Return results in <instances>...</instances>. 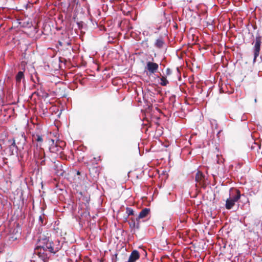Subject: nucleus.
Returning a JSON list of instances; mask_svg holds the SVG:
<instances>
[{"label": "nucleus", "instance_id": "f257e3e1", "mask_svg": "<svg viewBox=\"0 0 262 262\" xmlns=\"http://www.w3.org/2000/svg\"><path fill=\"white\" fill-rule=\"evenodd\" d=\"M242 198L243 201L249 202L248 198L244 194H241L239 190L231 189L230 191V197L226 201L225 207L230 210L233 208L236 202Z\"/></svg>", "mask_w": 262, "mask_h": 262}, {"label": "nucleus", "instance_id": "f03ea898", "mask_svg": "<svg viewBox=\"0 0 262 262\" xmlns=\"http://www.w3.org/2000/svg\"><path fill=\"white\" fill-rule=\"evenodd\" d=\"M39 242L41 244H44L46 249H48V251L51 253H56L62 247V244L58 239L52 241L49 238H45L39 239Z\"/></svg>", "mask_w": 262, "mask_h": 262}, {"label": "nucleus", "instance_id": "7ed1b4c3", "mask_svg": "<svg viewBox=\"0 0 262 262\" xmlns=\"http://www.w3.org/2000/svg\"><path fill=\"white\" fill-rule=\"evenodd\" d=\"M33 158L37 164L44 165L45 164V154L43 149L41 147L36 145V148L34 149Z\"/></svg>", "mask_w": 262, "mask_h": 262}, {"label": "nucleus", "instance_id": "20e7f679", "mask_svg": "<svg viewBox=\"0 0 262 262\" xmlns=\"http://www.w3.org/2000/svg\"><path fill=\"white\" fill-rule=\"evenodd\" d=\"M47 250L45 244L39 242V245L35 248L34 252L43 262H48L49 256L46 252Z\"/></svg>", "mask_w": 262, "mask_h": 262}, {"label": "nucleus", "instance_id": "39448f33", "mask_svg": "<svg viewBox=\"0 0 262 262\" xmlns=\"http://www.w3.org/2000/svg\"><path fill=\"white\" fill-rule=\"evenodd\" d=\"M52 141L53 143L49 148L50 152L57 154L61 153L63 150L62 146L64 145V143L62 141L54 143L53 140Z\"/></svg>", "mask_w": 262, "mask_h": 262}, {"label": "nucleus", "instance_id": "423d86ee", "mask_svg": "<svg viewBox=\"0 0 262 262\" xmlns=\"http://www.w3.org/2000/svg\"><path fill=\"white\" fill-rule=\"evenodd\" d=\"M261 37L259 35H257L255 38V42L253 48L254 51V59L253 61H255L256 58L258 56L259 54L260 43Z\"/></svg>", "mask_w": 262, "mask_h": 262}, {"label": "nucleus", "instance_id": "0eeeda50", "mask_svg": "<svg viewBox=\"0 0 262 262\" xmlns=\"http://www.w3.org/2000/svg\"><path fill=\"white\" fill-rule=\"evenodd\" d=\"M159 68V65L157 63L148 61L145 67V70L149 73V75L155 74L157 72Z\"/></svg>", "mask_w": 262, "mask_h": 262}, {"label": "nucleus", "instance_id": "6e6552de", "mask_svg": "<svg viewBox=\"0 0 262 262\" xmlns=\"http://www.w3.org/2000/svg\"><path fill=\"white\" fill-rule=\"evenodd\" d=\"M9 147L8 151L10 155H14L17 153L18 147L16 144L15 140L14 139L8 140Z\"/></svg>", "mask_w": 262, "mask_h": 262}, {"label": "nucleus", "instance_id": "1a4fd4ad", "mask_svg": "<svg viewBox=\"0 0 262 262\" xmlns=\"http://www.w3.org/2000/svg\"><path fill=\"white\" fill-rule=\"evenodd\" d=\"M140 257V254L137 250H134L129 255L128 262H135Z\"/></svg>", "mask_w": 262, "mask_h": 262}, {"label": "nucleus", "instance_id": "9d476101", "mask_svg": "<svg viewBox=\"0 0 262 262\" xmlns=\"http://www.w3.org/2000/svg\"><path fill=\"white\" fill-rule=\"evenodd\" d=\"M129 224L131 228L139 229L140 228L139 219L138 217L136 219L131 218Z\"/></svg>", "mask_w": 262, "mask_h": 262}, {"label": "nucleus", "instance_id": "9b49d317", "mask_svg": "<svg viewBox=\"0 0 262 262\" xmlns=\"http://www.w3.org/2000/svg\"><path fill=\"white\" fill-rule=\"evenodd\" d=\"M150 212V209L147 208H145L141 210V211L139 213V214L138 216V218L140 220L141 219H143L147 216V215Z\"/></svg>", "mask_w": 262, "mask_h": 262}, {"label": "nucleus", "instance_id": "f8f14e48", "mask_svg": "<svg viewBox=\"0 0 262 262\" xmlns=\"http://www.w3.org/2000/svg\"><path fill=\"white\" fill-rule=\"evenodd\" d=\"M164 45V41L162 37H159L155 43V46L159 49L162 48Z\"/></svg>", "mask_w": 262, "mask_h": 262}, {"label": "nucleus", "instance_id": "ddd939ff", "mask_svg": "<svg viewBox=\"0 0 262 262\" xmlns=\"http://www.w3.org/2000/svg\"><path fill=\"white\" fill-rule=\"evenodd\" d=\"M23 79H24V72L22 71H19L16 75L15 79L16 83H19Z\"/></svg>", "mask_w": 262, "mask_h": 262}, {"label": "nucleus", "instance_id": "4468645a", "mask_svg": "<svg viewBox=\"0 0 262 262\" xmlns=\"http://www.w3.org/2000/svg\"><path fill=\"white\" fill-rule=\"evenodd\" d=\"M33 140H35L36 141L38 142L39 144H37L38 145V147H40L41 143H42L43 139L41 136L36 135L35 136H33Z\"/></svg>", "mask_w": 262, "mask_h": 262}, {"label": "nucleus", "instance_id": "2eb2a0df", "mask_svg": "<svg viewBox=\"0 0 262 262\" xmlns=\"http://www.w3.org/2000/svg\"><path fill=\"white\" fill-rule=\"evenodd\" d=\"M169 82L167 80L166 78L164 76H162L160 78V84L162 86H166L168 84Z\"/></svg>", "mask_w": 262, "mask_h": 262}, {"label": "nucleus", "instance_id": "dca6fc26", "mask_svg": "<svg viewBox=\"0 0 262 262\" xmlns=\"http://www.w3.org/2000/svg\"><path fill=\"white\" fill-rule=\"evenodd\" d=\"M210 124L212 129L214 130L218 128V124L215 120H210Z\"/></svg>", "mask_w": 262, "mask_h": 262}, {"label": "nucleus", "instance_id": "f3484780", "mask_svg": "<svg viewBox=\"0 0 262 262\" xmlns=\"http://www.w3.org/2000/svg\"><path fill=\"white\" fill-rule=\"evenodd\" d=\"M126 213L127 214L128 216L133 215L134 214V211L132 208L127 207L126 208Z\"/></svg>", "mask_w": 262, "mask_h": 262}, {"label": "nucleus", "instance_id": "a211bd4d", "mask_svg": "<svg viewBox=\"0 0 262 262\" xmlns=\"http://www.w3.org/2000/svg\"><path fill=\"white\" fill-rule=\"evenodd\" d=\"M43 217H44V214L42 215H40L39 217V222L41 223V224H43Z\"/></svg>", "mask_w": 262, "mask_h": 262}, {"label": "nucleus", "instance_id": "6ab92c4d", "mask_svg": "<svg viewBox=\"0 0 262 262\" xmlns=\"http://www.w3.org/2000/svg\"><path fill=\"white\" fill-rule=\"evenodd\" d=\"M56 174L59 176H62L63 175V171L62 170H58L56 172Z\"/></svg>", "mask_w": 262, "mask_h": 262}, {"label": "nucleus", "instance_id": "aec40b11", "mask_svg": "<svg viewBox=\"0 0 262 262\" xmlns=\"http://www.w3.org/2000/svg\"><path fill=\"white\" fill-rule=\"evenodd\" d=\"M21 140H22L23 144H24V143L25 142V141H26V138H25V137L23 135H21Z\"/></svg>", "mask_w": 262, "mask_h": 262}, {"label": "nucleus", "instance_id": "412c9836", "mask_svg": "<svg viewBox=\"0 0 262 262\" xmlns=\"http://www.w3.org/2000/svg\"><path fill=\"white\" fill-rule=\"evenodd\" d=\"M171 74V70L169 69H167L166 70V74L170 75Z\"/></svg>", "mask_w": 262, "mask_h": 262}, {"label": "nucleus", "instance_id": "4be33fe9", "mask_svg": "<svg viewBox=\"0 0 262 262\" xmlns=\"http://www.w3.org/2000/svg\"><path fill=\"white\" fill-rule=\"evenodd\" d=\"M59 165H61V164H60V162H58V164H56V165H55V166H56V167H57V166H59Z\"/></svg>", "mask_w": 262, "mask_h": 262}, {"label": "nucleus", "instance_id": "5701e85b", "mask_svg": "<svg viewBox=\"0 0 262 262\" xmlns=\"http://www.w3.org/2000/svg\"><path fill=\"white\" fill-rule=\"evenodd\" d=\"M59 44H60V45H61V46L62 45H61V42H59Z\"/></svg>", "mask_w": 262, "mask_h": 262}]
</instances>
